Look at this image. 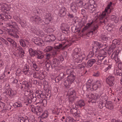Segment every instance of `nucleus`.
<instances>
[{"label": "nucleus", "instance_id": "1", "mask_svg": "<svg viewBox=\"0 0 122 122\" xmlns=\"http://www.w3.org/2000/svg\"><path fill=\"white\" fill-rule=\"evenodd\" d=\"M99 17V24L100 25H104L105 24L110 23L112 24L114 23H118L119 21V18L114 15H112L110 17V19L108 18H105L106 16L100 18V16H98Z\"/></svg>", "mask_w": 122, "mask_h": 122}, {"label": "nucleus", "instance_id": "2", "mask_svg": "<svg viewBox=\"0 0 122 122\" xmlns=\"http://www.w3.org/2000/svg\"><path fill=\"white\" fill-rule=\"evenodd\" d=\"M72 56L75 64L81 62L85 57V55L82 54L80 49L78 48H76L74 50Z\"/></svg>", "mask_w": 122, "mask_h": 122}, {"label": "nucleus", "instance_id": "3", "mask_svg": "<svg viewBox=\"0 0 122 122\" xmlns=\"http://www.w3.org/2000/svg\"><path fill=\"white\" fill-rule=\"evenodd\" d=\"M31 87V86L28 84L27 82H23L22 84L21 85L20 88L22 90L25 91V95L27 96H30L31 94H32V91L27 90H29Z\"/></svg>", "mask_w": 122, "mask_h": 122}, {"label": "nucleus", "instance_id": "4", "mask_svg": "<svg viewBox=\"0 0 122 122\" xmlns=\"http://www.w3.org/2000/svg\"><path fill=\"white\" fill-rule=\"evenodd\" d=\"M76 74H73L72 75H68L67 77V79L65 81L64 84L66 89H68L71 86V84L75 79Z\"/></svg>", "mask_w": 122, "mask_h": 122}, {"label": "nucleus", "instance_id": "5", "mask_svg": "<svg viewBox=\"0 0 122 122\" xmlns=\"http://www.w3.org/2000/svg\"><path fill=\"white\" fill-rule=\"evenodd\" d=\"M112 2H110V3L108 4L107 7L105 8L104 11H103L101 14L100 12H98L99 14L98 15V16H100V18H101L102 17L106 16L107 13H110L111 12L112 10L113 9L112 7Z\"/></svg>", "mask_w": 122, "mask_h": 122}, {"label": "nucleus", "instance_id": "6", "mask_svg": "<svg viewBox=\"0 0 122 122\" xmlns=\"http://www.w3.org/2000/svg\"><path fill=\"white\" fill-rule=\"evenodd\" d=\"M68 98L70 102H74L76 98L75 91L73 89H70L68 91Z\"/></svg>", "mask_w": 122, "mask_h": 122}, {"label": "nucleus", "instance_id": "7", "mask_svg": "<svg viewBox=\"0 0 122 122\" xmlns=\"http://www.w3.org/2000/svg\"><path fill=\"white\" fill-rule=\"evenodd\" d=\"M102 94V92L100 93L99 95L97 93H91L89 94H86V96L87 98H89L92 99L91 101L92 103H95L96 100L100 96H101Z\"/></svg>", "mask_w": 122, "mask_h": 122}, {"label": "nucleus", "instance_id": "8", "mask_svg": "<svg viewBox=\"0 0 122 122\" xmlns=\"http://www.w3.org/2000/svg\"><path fill=\"white\" fill-rule=\"evenodd\" d=\"M18 29H12L9 30L8 31V34L16 39L19 38V36L17 34L18 30Z\"/></svg>", "mask_w": 122, "mask_h": 122}, {"label": "nucleus", "instance_id": "9", "mask_svg": "<svg viewBox=\"0 0 122 122\" xmlns=\"http://www.w3.org/2000/svg\"><path fill=\"white\" fill-rule=\"evenodd\" d=\"M61 28L62 32L65 34H68L69 33V27L67 24H62L61 26Z\"/></svg>", "mask_w": 122, "mask_h": 122}, {"label": "nucleus", "instance_id": "10", "mask_svg": "<svg viewBox=\"0 0 122 122\" xmlns=\"http://www.w3.org/2000/svg\"><path fill=\"white\" fill-rule=\"evenodd\" d=\"M30 19L31 20L35 21L38 24H40L44 22V20L41 19L40 17L37 15L31 17Z\"/></svg>", "mask_w": 122, "mask_h": 122}, {"label": "nucleus", "instance_id": "11", "mask_svg": "<svg viewBox=\"0 0 122 122\" xmlns=\"http://www.w3.org/2000/svg\"><path fill=\"white\" fill-rule=\"evenodd\" d=\"M84 8L88 10L90 12L93 13L95 10L96 7H94L93 5L89 4H85L84 5Z\"/></svg>", "mask_w": 122, "mask_h": 122}, {"label": "nucleus", "instance_id": "12", "mask_svg": "<svg viewBox=\"0 0 122 122\" xmlns=\"http://www.w3.org/2000/svg\"><path fill=\"white\" fill-rule=\"evenodd\" d=\"M99 28V25H95L92 29L91 30V31L89 32L86 34H82V36H87L88 37H89V34L92 33L94 34L96 33L97 31V29Z\"/></svg>", "mask_w": 122, "mask_h": 122}, {"label": "nucleus", "instance_id": "13", "mask_svg": "<svg viewBox=\"0 0 122 122\" xmlns=\"http://www.w3.org/2000/svg\"><path fill=\"white\" fill-rule=\"evenodd\" d=\"M67 10L63 6L60 8L59 11V15L61 17H63L66 14Z\"/></svg>", "mask_w": 122, "mask_h": 122}, {"label": "nucleus", "instance_id": "14", "mask_svg": "<svg viewBox=\"0 0 122 122\" xmlns=\"http://www.w3.org/2000/svg\"><path fill=\"white\" fill-rule=\"evenodd\" d=\"M115 78L114 77L112 76H110L107 79L106 81L107 83L110 86H112L114 84V81Z\"/></svg>", "mask_w": 122, "mask_h": 122}, {"label": "nucleus", "instance_id": "15", "mask_svg": "<svg viewBox=\"0 0 122 122\" xmlns=\"http://www.w3.org/2000/svg\"><path fill=\"white\" fill-rule=\"evenodd\" d=\"M59 64V60L56 58H54L52 60V62L51 64V67L52 68H54L58 67Z\"/></svg>", "mask_w": 122, "mask_h": 122}, {"label": "nucleus", "instance_id": "16", "mask_svg": "<svg viewBox=\"0 0 122 122\" xmlns=\"http://www.w3.org/2000/svg\"><path fill=\"white\" fill-rule=\"evenodd\" d=\"M11 107L9 106L8 108H6L5 103L1 102H0V110L3 109L2 111L3 112H4L5 110H9L11 109Z\"/></svg>", "mask_w": 122, "mask_h": 122}, {"label": "nucleus", "instance_id": "17", "mask_svg": "<svg viewBox=\"0 0 122 122\" xmlns=\"http://www.w3.org/2000/svg\"><path fill=\"white\" fill-rule=\"evenodd\" d=\"M101 86V84L99 81H97L92 86V88L90 89L91 91H93L97 90V88H99Z\"/></svg>", "mask_w": 122, "mask_h": 122}, {"label": "nucleus", "instance_id": "18", "mask_svg": "<svg viewBox=\"0 0 122 122\" xmlns=\"http://www.w3.org/2000/svg\"><path fill=\"white\" fill-rule=\"evenodd\" d=\"M17 48L18 49L16 51H18V54L19 57L21 58L23 57L24 56V55L25 54L24 50L21 46Z\"/></svg>", "mask_w": 122, "mask_h": 122}, {"label": "nucleus", "instance_id": "19", "mask_svg": "<svg viewBox=\"0 0 122 122\" xmlns=\"http://www.w3.org/2000/svg\"><path fill=\"white\" fill-rule=\"evenodd\" d=\"M97 62V60L95 59H92L89 60L87 63V66L89 68L92 66L94 63Z\"/></svg>", "mask_w": 122, "mask_h": 122}, {"label": "nucleus", "instance_id": "20", "mask_svg": "<svg viewBox=\"0 0 122 122\" xmlns=\"http://www.w3.org/2000/svg\"><path fill=\"white\" fill-rule=\"evenodd\" d=\"M6 92V94L11 96L15 95L16 93L15 91L12 90L10 88L7 89Z\"/></svg>", "mask_w": 122, "mask_h": 122}, {"label": "nucleus", "instance_id": "21", "mask_svg": "<svg viewBox=\"0 0 122 122\" xmlns=\"http://www.w3.org/2000/svg\"><path fill=\"white\" fill-rule=\"evenodd\" d=\"M34 42L36 44L38 45L41 46L42 44V40L40 38H35L34 39Z\"/></svg>", "mask_w": 122, "mask_h": 122}, {"label": "nucleus", "instance_id": "22", "mask_svg": "<svg viewBox=\"0 0 122 122\" xmlns=\"http://www.w3.org/2000/svg\"><path fill=\"white\" fill-rule=\"evenodd\" d=\"M37 58L38 59H41L44 57V55L42 52L40 51H37L36 55Z\"/></svg>", "mask_w": 122, "mask_h": 122}, {"label": "nucleus", "instance_id": "23", "mask_svg": "<svg viewBox=\"0 0 122 122\" xmlns=\"http://www.w3.org/2000/svg\"><path fill=\"white\" fill-rule=\"evenodd\" d=\"M36 96L39 98H42L44 97V95L43 92L41 91H36Z\"/></svg>", "mask_w": 122, "mask_h": 122}, {"label": "nucleus", "instance_id": "24", "mask_svg": "<svg viewBox=\"0 0 122 122\" xmlns=\"http://www.w3.org/2000/svg\"><path fill=\"white\" fill-rule=\"evenodd\" d=\"M13 106L15 108H20L23 107V105L21 102L18 101L13 104Z\"/></svg>", "mask_w": 122, "mask_h": 122}, {"label": "nucleus", "instance_id": "25", "mask_svg": "<svg viewBox=\"0 0 122 122\" xmlns=\"http://www.w3.org/2000/svg\"><path fill=\"white\" fill-rule=\"evenodd\" d=\"M120 44V40L119 39H115L113 40L112 44L111 45L113 47V48H115L116 45H119Z\"/></svg>", "mask_w": 122, "mask_h": 122}, {"label": "nucleus", "instance_id": "26", "mask_svg": "<svg viewBox=\"0 0 122 122\" xmlns=\"http://www.w3.org/2000/svg\"><path fill=\"white\" fill-rule=\"evenodd\" d=\"M70 7L73 12H76L77 8L76 5L75 3L73 2L71 3L70 5Z\"/></svg>", "mask_w": 122, "mask_h": 122}, {"label": "nucleus", "instance_id": "27", "mask_svg": "<svg viewBox=\"0 0 122 122\" xmlns=\"http://www.w3.org/2000/svg\"><path fill=\"white\" fill-rule=\"evenodd\" d=\"M85 105L84 101L83 100H81L77 101L76 103V105L78 107H81Z\"/></svg>", "mask_w": 122, "mask_h": 122}, {"label": "nucleus", "instance_id": "28", "mask_svg": "<svg viewBox=\"0 0 122 122\" xmlns=\"http://www.w3.org/2000/svg\"><path fill=\"white\" fill-rule=\"evenodd\" d=\"M19 122H29V120L27 117H19L18 119Z\"/></svg>", "mask_w": 122, "mask_h": 122}, {"label": "nucleus", "instance_id": "29", "mask_svg": "<svg viewBox=\"0 0 122 122\" xmlns=\"http://www.w3.org/2000/svg\"><path fill=\"white\" fill-rule=\"evenodd\" d=\"M118 53L117 52H114L112 54L111 58L112 59L115 61H117L118 60L117 56Z\"/></svg>", "mask_w": 122, "mask_h": 122}, {"label": "nucleus", "instance_id": "30", "mask_svg": "<svg viewBox=\"0 0 122 122\" xmlns=\"http://www.w3.org/2000/svg\"><path fill=\"white\" fill-rule=\"evenodd\" d=\"M71 111L74 114L73 115L76 117H80V114L79 113H77L76 112H77V110L76 109H75L74 108H73L72 109H71Z\"/></svg>", "mask_w": 122, "mask_h": 122}, {"label": "nucleus", "instance_id": "31", "mask_svg": "<svg viewBox=\"0 0 122 122\" xmlns=\"http://www.w3.org/2000/svg\"><path fill=\"white\" fill-rule=\"evenodd\" d=\"M52 112L53 114H55L58 115L59 113L61 112V109L60 108H54L52 110Z\"/></svg>", "mask_w": 122, "mask_h": 122}, {"label": "nucleus", "instance_id": "32", "mask_svg": "<svg viewBox=\"0 0 122 122\" xmlns=\"http://www.w3.org/2000/svg\"><path fill=\"white\" fill-rule=\"evenodd\" d=\"M29 51L30 55L32 57L36 56L37 51L33 50L31 48H30Z\"/></svg>", "mask_w": 122, "mask_h": 122}, {"label": "nucleus", "instance_id": "33", "mask_svg": "<svg viewBox=\"0 0 122 122\" xmlns=\"http://www.w3.org/2000/svg\"><path fill=\"white\" fill-rule=\"evenodd\" d=\"M9 26L13 29H18L19 28L18 25H17L15 22H10Z\"/></svg>", "mask_w": 122, "mask_h": 122}, {"label": "nucleus", "instance_id": "34", "mask_svg": "<svg viewBox=\"0 0 122 122\" xmlns=\"http://www.w3.org/2000/svg\"><path fill=\"white\" fill-rule=\"evenodd\" d=\"M114 72L116 75L122 76V71L119 69H115L114 70Z\"/></svg>", "mask_w": 122, "mask_h": 122}, {"label": "nucleus", "instance_id": "35", "mask_svg": "<svg viewBox=\"0 0 122 122\" xmlns=\"http://www.w3.org/2000/svg\"><path fill=\"white\" fill-rule=\"evenodd\" d=\"M106 107L109 109H112L113 106L112 102H106Z\"/></svg>", "mask_w": 122, "mask_h": 122}, {"label": "nucleus", "instance_id": "36", "mask_svg": "<svg viewBox=\"0 0 122 122\" xmlns=\"http://www.w3.org/2000/svg\"><path fill=\"white\" fill-rule=\"evenodd\" d=\"M66 73L69 75H72L74 73H75L74 72L73 69L72 68H70L67 69L66 71Z\"/></svg>", "mask_w": 122, "mask_h": 122}, {"label": "nucleus", "instance_id": "37", "mask_svg": "<svg viewBox=\"0 0 122 122\" xmlns=\"http://www.w3.org/2000/svg\"><path fill=\"white\" fill-rule=\"evenodd\" d=\"M52 20V18L51 15H49L45 19V23L46 24H49L51 20Z\"/></svg>", "mask_w": 122, "mask_h": 122}, {"label": "nucleus", "instance_id": "38", "mask_svg": "<svg viewBox=\"0 0 122 122\" xmlns=\"http://www.w3.org/2000/svg\"><path fill=\"white\" fill-rule=\"evenodd\" d=\"M3 15V16L1 19L3 20L5 19H10L11 18V16L8 14L7 13H6L5 12V14Z\"/></svg>", "mask_w": 122, "mask_h": 122}, {"label": "nucleus", "instance_id": "39", "mask_svg": "<svg viewBox=\"0 0 122 122\" xmlns=\"http://www.w3.org/2000/svg\"><path fill=\"white\" fill-rule=\"evenodd\" d=\"M97 48L96 42H95L92 47V51L95 53H97L98 50Z\"/></svg>", "mask_w": 122, "mask_h": 122}, {"label": "nucleus", "instance_id": "40", "mask_svg": "<svg viewBox=\"0 0 122 122\" xmlns=\"http://www.w3.org/2000/svg\"><path fill=\"white\" fill-rule=\"evenodd\" d=\"M100 38L102 40L107 41L108 40L109 38L106 35L104 34L101 35L100 36Z\"/></svg>", "mask_w": 122, "mask_h": 122}, {"label": "nucleus", "instance_id": "41", "mask_svg": "<svg viewBox=\"0 0 122 122\" xmlns=\"http://www.w3.org/2000/svg\"><path fill=\"white\" fill-rule=\"evenodd\" d=\"M75 120L72 118L70 117H68L65 120L66 122H74Z\"/></svg>", "mask_w": 122, "mask_h": 122}, {"label": "nucleus", "instance_id": "42", "mask_svg": "<svg viewBox=\"0 0 122 122\" xmlns=\"http://www.w3.org/2000/svg\"><path fill=\"white\" fill-rule=\"evenodd\" d=\"M115 49V48H113V47L112 46H110V48L108 49L107 52H108V54L109 55H110L111 53Z\"/></svg>", "mask_w": 122, "mask_h": 122}, {"label": "nucleus", "instance_id": "43", "mask_svg": "<svg viewBox=\"0 0 122 122\" xmlns=\"http://www.w3.org/2000/svg\"><path fill=\"white\" fill-rule=\"evenodd\" d=\"M24 103H25V105H28V104L31 103V99L29 98L26 97Z\"/></svg>", "mask_w": 122, "mask_h": 122}, {"label": "nucleus", "instance_id": "44", "mask_svg": "<svg viewBox=\"0 0 122 122\" xmlns=\"http://www.w3.org/2000/svg\"><path fill=\"white\" fill-rule=\"evenodd\" d=\"M107 50H104V49H102L101 50L100 52V55H101V56H107Z\"/></svg>", "mask_w": 122, "mask_h": 122}, {"label": "nucleus", "instance_id": "45", "mask_svg": "<svg viewBox=\"0 0 122 122\" xmlns=\"http://www.w3.org/2000/svg\"><path fill=\"white\" fill-rule=\"evenodd\" d=\"M40 102L42 106H45L47 105V101L46 99H41Z\"/></svg>", "mask_w": 122, "mask_h": 122}, {"label": "nucleus", "instance_id": "46", "mask_svg": "<svg viewBox=\"0 0 122 122\" xmlns=\"http://www.w3.org/2000/svg\"><path fill=\"white\" fill-rule=\"evenodd\" d=\"M53 47L51 46L46 47L45 49V51L46 52H49L51 51L53 49Z\"/></svg>", "mask_w": 122, "mask_h": 122}, {"label": "nucleus", "instance_id": "47", "mask_svg": "<svg viewBox=\"0 0 122 122\" xmlns=\"http://www.w3.org/2000/svg\"><path fill=\"white\" fill-rule=\"evenodd\" d=\"M85 66L84 65L82 64H80L78 65L77 67V68L81 69V70H83L85 67Z\"/></svg>", "mask_w": 122, "mask_h": 122}, {"label": "nucleus", "instance_id": "48", "mask_svg": "<svg viewBox=\"0 0 122 122\" xmlns=\"http://www.w3.org/2000/svg\"><path fill=\"white\" fill-rule=\"evenodd\" d=\"M20 45L23 47H25L26 46L25 43V41L22 39H20Z\"/></svg>", "mask_w": 122, "mask_h": 122}, {"label": "nucleus", "instance_id": "49", "mask_svg": "<svg viewBox=\"0 0 122 122\" xmlns=\"http://www.w3.org/2000/svg\"><path fill=\"white\" fill-rule=\"evenodd\" d=\"M71 29L72 31L74 32H76L78 30V29L77 28L76 26L75 25L72 26Z\"/></svg>", "mask_w": 122, "mask_h": 122}, {"label": "nucleus", "instance_id": "50", "mask_svg": "<svg viewBox=\"0 0 122 122\" xmlns=\"http://www.w3.org/2000/svg\"><path fill=\"white\" fill-rule=\"evenodd\" d=\"M106 57V56H103L99 54L98 56V60L103 61Z\"/></svg>", "mask_w": 122, "mask_h": 122}, {"label": "nucleus", "instance_id": "51", "mask_svg": "<svg viewBox=\"0 0 122 122\" xmlns=\"http://www.w3.org/2000/svg\"><path fill=\"white\" fill-rule=\"evenodd\" d=\"M61 80L63 79L65 76V75L63 73H60L59 75L58 76Z\"/></svg>", "mask_w": 122, "mask_h": 122}, {"label": "nucleus", "instance_id": "52", "mask_svg": "<svg viewBox=\"0 0 122 122\" xmlns=\"http://www.w3.org/2000/svg\"><path fill=\"white\" fill-rule=\"evenodd\" d=\"M96 43L97 45L98 50L100 48H102L104 46L103 45L101 44L98 42L96 41Z\"/></svg>", "mask_w": 122, "mask_h": 122}, {"label": "nucleus", "instance_id": "53", "mask_svg": "<svg viewBox=\"0 0 122 122\" xmlns=\"http://www.w3.org/2000/svg\"><path fill=\"white\" fill-rule=\"evenodd\" d=\"M50 39L51 42L54 41L56 39V38L55 36L53 35H50Z\"/></svg>", "mask_w": 122, "mask_h": 122}, {"label": "nucleus", "instance_id": "54", "mask_svg": "<svg viewBox=\"0 0 122 122\" xmlns=\"http://www.w3.org/2000/svg\"><path fill=\"white\" fill-rule=\"evenodd\" d=\"M55 46H56V48L59 49L61 48L62 47H64V46H62L61 44L59 43H56L55 44Z\"/></svg>", "mask_w": 122, "mask_h": 122}, {"label": "nucleus", "instance_id": "55", "mask_svg": "<svg viewBox=\"0 0 122 122\" xmlns=\"http://www.w3.org/2000/svg\"><path fill=\"white\" fill-rule=\"evenodd\" d=\"M50 35L46 36L45 39V41L46 42H50Z\"/></svg>", "mask_w": 122, "mask_h": 122}, {"label": "nucleus", "instance_id": "56", "mask_svg": "<svg viewBox=\"0 0 122 122\" xmlns=\"http://www.w3.org/2000/svg\"><path fill=\"white\" fill-rule=\"evenodd\" d=\"M48 114L47 112H43L41 115V117L43 118H46L48 117Z\"/></svg>", "mask_w": 122, "mask_h": 122}, {"label": "nucleus", "instance_id": "57", "mask_svg": "<svg viewBox=\"0 0 122 122\" xmlns=\"http://www.w3.org/2000/svg\"><path fill=\"white\" fill-rule=\"evenodd\" d=\"M94 51H90L89 53V54L87 56V57L88 58H91L94 55Z\"/></svg>", "mask_w": 122, "mask_h": 122}, {"label": "nucleus", "instance_id": "58", "mask_svg": "<svg viewBox=\"0 0 122 122\" xmlns=\"http://www.w3.org/2000/svg\"><path fill=\"white\" fill-rule=\"evenodd\" d=\"M100 75V72L99 71L95 72L93 74V76H98Z\"/></svg>", "mask_w": 122, "mask_h": 122}, {"label": "nucleus", "instance_id": "59", "mask_svg": "<svg viewBox=\"0 0 122 122\" xmlns=\"http://www.w3.org/2000/svg\"><path fill=\"white\" fill-rule=\"evenodd\" d=\"M43 12L42 9V8L39 9L38 10H36V13L39 14H41Z\"/></svg>", "mask_w": 122, "mask_h": 122}, {"label": "nucleus", "instance_id": "60", "mask_svg": "<svg viewBox=\"0 0 122 122\" xmlns=\"http://www.w3.org/2000/svg\"><path fill=\"white\" fill-rule=\"evenodd\" d=\"M51 63L50 61H46L45 64L46 67L47 68L49 67L51 65Z\"/></svg>", "mask_w": 122, "mask_h": 122}, {"label": "nucleus", "instance_id": "61", "mask_svg": "<svg viewBox=\"0 0 122 122\" xmlns=\"http://www.w3.org/2000/svg\"><path fill=\"white\" fill-rule=\"evenodd\" d=\"M39 74L37 73H34L33 74V76L36 78H39Z\"/></svg>", "mask_w": 122, "mask_h": 122}, {"label": "nucleus", "instance_id": "62", "mask_svg": "<svg viewBox=\"0 0 122 122\" xmlns=\"http://www.w3.org/2000/svg\"><path fill=\"white\" fill-rule=\"evenodd\" d=\"M75 2L76 4H79L81 5H83L82 0H75Z\"/></svg>", "mask_w": 122, "mask_h": 122}, {"label": "nucleus", "instance_id": "63", "mask_svg": "<svg viewBox=\"0 0 122 122\" xmlns=\"http://www.w3.org/2000/svg\"><path fill=\"white\" fill-rule=\"evenodd\" d=\"M102 61V64L104 65H106L107 64L108 62V59L106 58V57Z\"/></svg>", "mask_w": 122, "mask_h": 122}, {"label": "nucleus", "instance_id": "64", "mask_svg": "<svg viewBox=\"0 0 122 122\" xmlns=\"http://www.w3.org/2000/svg\"><path fill=\"white\" fill-rule=\"evenodd\" d=\"M58 51L56 49H53L52 52V55L54 56L58 54Z\"/></svg>", "mask_w": 122, "mask_h": 122}]
</instances>
